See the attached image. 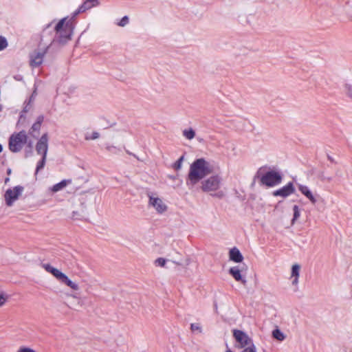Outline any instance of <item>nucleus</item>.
<instances>
[{
	"instance_id": "obj_2",
	"label": "nucleus",
	"mask_w": 352,
	"mask_h": 352,
	"mask_svg": "<svg viewBox=\"0 0 352 352\" xmlns=\"http://www.w3.org/2000/svg\"><path fill=\"white\" fill-rule=\"evenodd\" d=\"M55 20L52 22L47 23L43 28L42 34L41 36V41L39 43V47L42 45V43L43 42V38L45 34L50 32V30L52 28V25L54 23ZM64 45H61L59 43H54V38L51 41L50 43L48 45H44L43 49L38 48L31 55H30V64L32 67H38L43 60V57L45 54L47 53L48 50L58 51L60 48L63 47Z\"/></svg>"
},
{
	"instance_id": "obj_28",
	"label": "nucleus",
	"mask_w": 352,
	"mask_h": 352,
	"mask_svg": "<svg viewBox=\"0 0 352 352\" xmlns=\"http://www.w3.org/2000/svg\"><path fill=\"white\" fill-rule=\"evenodd\" d=\"M293 211H294V216H293V219H292V225H294L295 223V221L299 218L300 214L299 207L297 205L294 206Z\"/></svg>"
},
{
	"instance_id": "obj_14",
	"label": "nucleus",
	"mask_w": 352,
	"mask_h": 352,
	"mask_svg": "<svg viewBox=\"0 0 352 352\" xmlns=\"http://www.w3.org/2000/svg\"><path fill=\"white\" fill-rule=\"evenodd\" d=\"M298 187L300 192L304 195L311 202V204H315L316 203L317 200L316 197L313 195L311 191L307 186L298 184Z\"/></svg>"
},
{
	"instance_id": "obj_38",
	"label": "nucleus",
	"mask_w": 352,
	"mask_h": 352,
	"mask_svg": "<svg viewBox=\"0 0 352 352\" xmlns=\"http://www.w3.org/2000/svg\"><path fill=\"white\" fill-rule=\"evenodd\" d=\"M346 95L351 99H352V86L348 85L346 86Z\"/></svg>"
},
{
	"instance_id": "obj_19",
	"label": "nucleus",
	"mask_w": 352,
	"mask_h": 352,
	"mask_svg": "<svg viewBox=\"0 0 352 352\" xmlns=\"http://www.w3.org/2000/svg\"><path fill=\"white\" fill-rule=\"evenodd\" d=\"M87 206L84 202H81V209L80 211H73L72 219H82L87 215Z\"/></svg>"
},
{
	"instance_id": "obj_26",
	"label": "nucleus",
	"mask_w": 352,
	"mask_h": 352,
	"mask_svg": "<svg viewBox=\"0 0 352 352\" xmlns=\"http://www.w3.org/2000/svg\"><path fill=\"white\" fill-rule=\"evenodd\" d=\"M26 144L27 145H26V148L25 150V157L28 158L30 156H31L33 153V150H32L33 143L31 140H30V141H28Z\"/></svg>"
},
{
	"instance_id": "obj_20",
	"label": "nucleus",
	"mask_w": 352,
	"mask_h": 352,
	"mask_svg": "<svg viewBox=\"0 0 352 352\" xmlns=\"http://www.w3.org/2000/svg\"><path fill=\"white\" fill-rule=\"evenodd\" d=\"M31 108V99L28 101L25 102V107H23L22 111L21 112L19 120H18V124L23 123L25 120V113H28Z\"/></svg>"
},
{
	"instance_id": "obj_25",
	"label": "nucleus",
	"mask_w": 352,
	"mask_h": 352,
	"mask_svg": "<svg viewBox=\"0 0 352 352\" xmlns=\"http://www.w3.org/2000/svg\"><path fill=\"white\" fill-rule=\"evenodd\" d=\"M272 336L274 338L278 341H283L285 338L283 333L278 329H276L272 331Z\"/></svg>"
},
{
	"instance_id": "obj_45",
	"label": "nucleus",
	"mask_w": 352,
	"mask_h": 352,
	"mask_svg": "<svg viewBox=\"0 0 352 352\" xmlns=\"http://www.w3.org/2000/svg\"><path fill=\"white\" fill-rule=\"evenodd\" d=\"M9 181H10V178H9V177H6V178L5 179V183H6V184H7L8 182H9Z\"/></svg>"
},
{
	"instance_id": "obj_12",
	"label": "nucleus",
	"mask_w": 352,
	"mask_h": 352,
	"mask_svg": "<svg viewBox=\"0 0 352 352\" xmlns=\"http://www.w3.org/2000/svg\"><path fill=\"white\" fill-rule=\"evenodd\" d=\"M44 120V116L40 115L37 117L36 122L32 124L28 131V134L34 138L37 139L38 138L41 124Z\"/></svg>"
},
{
	"instance_id": "obj_8",
	"label": "nucleus",
	"mask_w": 352,
	"mask_h": 352,
	"mask_svg": "<svg viewBox=\"0 0 352 352\" xmlns=\"http://www.w3.org/2000/svg\"><path fill=\"white\" fill-rule=\"evenodd\" d=\"M233 337L236 341L240 344L241 348L250 347L252 345H254L252 340L249 336L243 331L234 329Z\"/></svg>"
},
{
	"instance_id": "obj_31",
	"label": "nucleus",
	"mask_w": 352,
	"mask_h": 352,
	"mask_svg": "<svg viewBox=\"0 0 352 352\" xmlns=\"http://www.w3.org/2000/svg\"><path fill=\"white\" fill-rule=\"evenodd\" d=\"M8 45L7 39L3 36H0V51L5 50Z\"/></svg>"
},
{
	"instance_id": "obj_44",
	"label": "nucleus",
	"mask_w": 352,
	"mask_h": 352,
	"mask_svg": "<svg viewBox=\"0 0 352 352\" xmlns=\"http://www.w3.org/2000/svg\"><path fill=\"white\" fill-rule=\"evenodd\" d=\"M327 157L329 160H330L331 162H333V158L330 155H328Z\"/></svg>"
},
{
	"instance_id": "obj_46",
	"label": "nucleus",
	"mask_w": 352,
	"mask_h": 352,
	"mask_svg": "<svg viewBox=\"0 0 352 352\" xmlns=\"http://www.w3.org/2000/svg\"><path fill=\"white\" fill-rule=\"evenodd\" d=\"M3 151V146L1 145V144L0 143V153H1Z\"/></svg>"
},
{
	"instance_id": "obj_13",
	"label": "nucleus",
	"mask_w": 352,
	"mask_h": 352,
	"mask_svg": "<svg viewBox=\"0 0 352 352\" xmlns=\"http://www.w3.org/2000/svg\"><path fill=\"white\" fill-rule=\"evenodd\" d=\"M243 267L239 266H235L230 267L229 270V274L234 278L235 280L241 282L243 285H245L247 281L242 276L241 272L243 271Z\"/></svg>"
},
{
	"instance_id": "obj_49",
	"label": "nucleus",
	"mask_w": 352,
	"mask_h": 352,
	"mask_svg": "<svg viewBox=\"0 0 352 352\" xmlns=\"http://www.w3.org/2000/svg\"><path fill=\"white\" fill-rule=\"evenodd\" d=\"M2 110V107L0 105V111Z\"/></svg>"
},
{
	"instance_id": "obj_21",
	"label": "nucleus",
	"mask_w": 352,
	"mask_h": 352,
	"mask_svg": "<svg viewBox=\"0 0 352 352\" xmlns=\"http://www.w3.org/2000/svg\"><path fill=\"white\" fill-rule=\"evenodd\" d=\"M182 135L188 140H191L195 137V131L191 128H186L182 130Z\"/></svg>"
},
{
	"instance_id": "obj_23",
	"label": "nucleus",
	"mask_w": 352,
	"mask_h": 352,
	"mask_svg": "<svg viewBox=\"0 0 352 352\" xmlns=\"http://www.w3.org/2000/svg\"><path fill=\"white\" fill-rule=\"evenodd\" d=\"M93 1L97 2V0H87L81 6H80L78 8L82 12H84L94 6L93 4Z\"/></svg>"
},
{
	"instance_id": "obj_5",
	"label": "nucleus",
	"mask_w": 352,
	"mask_h": 352,
	"mask_svg": "<svg viewBox=\"0 0 352 352\" xmlns=\"http://www.w3.org/2000/svg\"><path fill=\"white\" fill-rule=\"evenodd\" d=\"M28 140V137L25 131L22 130L18 133H14L8 139V148L12 153H19L27 144Z\"/></svg>"
},
{
	"instance_id": "obj_30",
	"label": "nucleus",
	"mask_w": 352,
	"mask_h": 352,
	"mask_svg": "<svg viewBox=\"0 0 352 352\" xmlns=\"http://www.w3.org/2000/svg\"><path fill=\"white\" fill-rule=\"evenodd\" d=\"M8 299V295L3 292H0V307L4 305Z\"/></svg>"
},
{
	"instance_id": "obj_39",
	"label": "nucleus",
	"mask_w": 352,
	"mask_h": 352,
	"mask_svg": "<svg viewBox=\"0 0 352 352\" xmlns=\"http://www.w3.org/2000/svg\"><path fill=\"white\" fill-rule=\"evenodd\" d=\"M293 278H294V279L292 280V283L293 285L296 286L298 283V278L299 277H293Z\"/></svg>"
},
{
	"instance_id": "obj_36",
	"label": "nucleus",
	"mask_w": 352,
	"mask_h": 352,
	"mask_svg": "<svg viewBox=\"0 0 352 352\" xmlns=\"http://www.w3.org/2000/svg\"><path fill=\"white\" fill-rule=\"evenodd\" d=\"M17 352H35L34 350L29 348V347H21Z\"/></svg>"
},
{
	"instance_id": "obj_24",
	"label": "nucleus",
	"mask_w": 352,
	"mask_h": 352,
	"mask_svg": "<svg viewBox=\"0 0 352 352\" xmlns=\"http://www.w3.org/2000/svg\"><path fill=\"white\" fill-rule=\"evenodd\" d=\"M46 159L47 156H41V159L36 164L35 175H37V173L44 168L46 162Z\"/></svg>"
},
{
	"instance_id": "obj_34",
	"label": "nucleus",
	"mask_w": 352,
	"mask_h": 352,
	"mask_svg": "<svg viewBox=\"0 0 352 352\" xmlns=\"http://www.w3.org/2000/svg\"><path fill=\"white\" fill-rule=\"evenodd\" d=\"M107 150L112 153L117 154L118 152L121 151V149L119 148H117L114 146H107Z\"/></svg>"
},
{
	"instance_id": "obj_7",
	"label": "nucleus",
	"mask_w": 352,
	"mask_h": 352,
	"mask_svg": "<svg viewBox=\"0 0 352 352\" xmlns=\"http://www.w3.org/2000/svg\"><path fill=\"white\" fill-rule=\"evenodd\" d=\"M23 190L24 187L19 185L14 186L13 189L8 188L4 194L6 204L8 206H12L14 202L19 199V197Z\"/></svg>"
},
{
	"instance_id": "obj_40",
	"label": "nucleus",
	"mask_w": 352,
	"mask_h": 352,
	"mask_svg": "<svg viewBox=\"0 0 352 352\" xmlns=\"http://www.w3.org/2000/svg\"><path fill=\"white\" fill-rule=\"evenodd\" d=\"M183 160H184V156L180 157L179 158V160H177V169L179 168V167L181 166V163L183 161Z\"/></svg>"
},
{
	"instance_id": "obj_4",
	"label": "nucleus",
	"mask_w": 352,
	"mask_h": 352,
	"mask_svg": "<svg viewBox=\"0 0 352 352\" xmlns=\"http://www.w3.org/2000/svg\"><path fill=\"white\" fill-rule=\"evenodd\" d=\"M221 177L217 175L210 176L201 182V188L204 192L210 193L212 197L221 199L225 195L222 190L212 193L219 190L221 184Z\"/></svg>"
},
{
	"instance_id": "obj_42",
	"label": "nucleus",
	"mask_w": 352,
	"mask_h": 352,
	"mask_svg": "<svg viewBox=\"0 0 352 352\" xmlns=\"http://www.w3.org/2000/svg\"><path fill=\"white\" fill-rule=\"evenodd\" d=\"M6 173H7V175H11L12 169L11 168H8Z\"/></svg>"
},
{
	"instance_id": "obj_17",
	"label": "nucleus",
	"mask_w": 352,
	"mask_h": 352,
	"mask_svg": "<svg viewBox=\"0 0 352 352\" xmlns=\"http://www.w3.org/2000/svg\"><path fill=\"white\" fill-rule=\"evenodd\" d=\"M58 280L74 290H78L79 289L78 285L70 280L64 273H63Z\"/></svg>"
},
{
	"instance_id": "obj_37",
	"label": "nucleus",
	"mask_w": 352,
	"mask_h": 352,
	"mask_svg": "<svg viewBox=\"0 0 352 352\" xmlns=\"http://www.w3.org/2000/svg\"><path fill=\"white\" fill-rule=\"evenodd\" d=\"M189 261H190V260L188 258H187V259H186L185 263L177 262V267H184V266L188 265ZM178 270H179V271L181 270L180 267H179V268L177 267V271Z\"/></svg>"
},
{
	"instance_id": "obj_48",
	"label": "nucleus",
	"mask_w": 352,
	"mask_h": 352,
	"mask_svg": "<svg viewBox=\"0 0 352 352\" xmlns=\"http://www.w3.org/2000/svg\"><path fill=\"white\" fill-rule=\"evenodd\" d=\"M198 140H199V142H201V141L203 140V139H201V138H199V139H198Z\"/></svg>"
},
{
	"instance_id": "obj_22",
	"label": "nucleus",
	"mask_w": 352,
	"mask_h": 352,
	"mask_svg": "<svg viewBox=\"0 0 352 352\" xmlns=\"http://www.w3.org/2000/svg\"><path fill=\"white\" fill-rule=\"evenodd\" d=\"M71 181L70 180H65V179H63L62 180L61 182L54 184L52 188V190L54 192H56L60 190H62L63 188H65L67 184L68 183H69Z\"/></svg>"
},
{
	"instance_id": "obj_1",
	"label": "nucleus",
	"mask_w": 352,
	"mask_h": 352,
	"mask_svg": "<svg viewBox=\"0 0 352 352\" xmlns=\"http://www.w3.org/2000/svg\"><path fill=\"white\" fill-rule=\"evenodd\" d=\"M82 13L79 8L76 10L71 17L66 16L59 20L57 23L50 30V32H54V43H59L61 45H65L72 40L75 28V18Z\"/></svg>"
},
{
	"instance_id": "obj_18",
	"label": "nucleus",
	"mask_w": 352,
	"mask_h": 352,
	"mask_svg": "<svg viewBox=\"0 0 352 352\" xmlns=\"http://www.w3.org/2000/svg\"><path fill=\"white\" fill-rule=\"evenodd\" d=\"M43 267L49 273L52 274L58 280L60 277L62 276L63 272L58 270V269L52 267L49 263H43L42 265Z\"/></svg>"
},
{
	"instance_id": "obj_32",
	"label": "nucleus",
	"mask_w": 352,
	"mask_h": 352,
	"mask_svg": "<svg viewBox=\"0 0 352 352\" xmlns=\"http://www.w3.org/2000/svg\"><path fill=\"white\" fill-rule=\"evenodd\" d=\"M129 17L127 16H124L120 19V21L118 23H117V25L120 27H124L129 23Z\"/></svg>"
},
{
	"instance_id": "obj_6",
	"label": "nucleus",
	"mask_w": 352,
	"mask_h": 352,
	"mask_svg": "<svg viewBox=\"0 0 352 352\" xmlns=\"http://www.w3.org/2000/svg\"><path fill=\"white\" fill-rule=\"evenodd\" d=\"M282 179V175L279 172L270 170L261 177L260 182L263 185L272 187L280 184Z\"/></svg>"
},
{
	"instance_id": "obj_9",
	"label": "nucleus",
	"mask_w": 352,
	"mask_h": 352,
	"mask_svg": "<svg viewBox=\"0 0 352 352\" xmlns=\"http://www.w3.org/2000/svg\"><path fill=\"white\" fill-rule=\"evenodd\" d=\"M36 151L38 155L47 156L48 151V135L45 133L41 135L36 144Z\"/></svg>"
},
{
	"instance_id": "obj_29",
	"label": "nucleus",
	"mask_w": 352,
	"mask_h": 352,
	"mask_svg": "<svg viewBox=\"0 0 352 352\" xmlns=\"http://www.w3.org/2000/svg\"><path fill=\"white\" fill-rule=\"evenodd\" d=\"M190 329L192 332L197 331L199 333L202 332L201 326L199 323H192L190 324Z\"/></svg>"
},
{
	"instance_id": "obj_33",
	"label": "nucleus",
	"mask_w": 352,
	"mask_h": 352,
	"mask_svg": "<svg viewBox=\"0 0 352 352\" xmlns=\"http://www.w3.org/2000/svg\"><path fill=\"white\" fill-rule=\"evenodd\" d=\"M99 137H100L99 133L94 131L92 133V134L91 135H87L85 136V140H96V139H98Z\"/></svg>"
},
{
	"instance_id": "obj_35",
	"label": "nucleus",
	"mask_w": 352,
	"mask_h": 352,
	"mask_svg": "<svg viewBox=\"0 0 352 352\" xmlns=\"http://www.w3.org/2000/svg\"><path fill=\"white\" fill-rule=\"evenodd\" d=\"M241 352H256L255 345H252L250 347H246Z\"/></svg>"
},
{
	"instance_id": "obj_41",
	"label": "nucleus",
	"mask_w": 352,
	"mask_h": 352,
	"mask_svg": "<svg viewBox=\"0 0 352 352\" xmlns=\"http://www.w3.org/2000/svg\"><path fill=\"white\" fill-rule=\"evenodd\" d=\"M126 153H128L129 155H133L135 157H136L138 160V157L133 153H131L130 151H129L128 150H126Z\"/></svg>"
},
{
	"instance_id": "obj_47",
	"label": "nucleus",
	"mask_w": 352,
	"mask_h": 352,
	"mask_svg": "<svg viewBox=\"0 0 352 352\" xmlns=\"http://www.w3.org/2000/svg\"><path fill=\"white\" fill-rule=\"evenodd\" d=\"M226 352H233V351H231L230 349H228Z\"/></svg>"
},
{
	"instance_id": "obj_43",
	"label": "nucleus",
	"mask_w": 352,
	"mask_h": 352,
	"mask_svg": "<svg viewBox=\"0 0 352 352\" xmlns=\"http://www.w3.org/2000/svg\"><path fill=\"white\" fill-rule=\"evenodd\" d=\"M172 167H173L174 169H175V170H176V162H173V163L172 164Z\"/></svg>"
},
{
	"instance_id": "obj_3",
	"label": "nucleus",
	"mask_w": 352,
	"mask_h": 352,
	"mask_svg": "<svg viewBox=\"0 0 352 352\" xmlns=\"http://www.w3.org/2000/svg\"><path fill=\"white\" fill-rule=\"evenodd\" d=\"M212 172L210 164L204 158L196 160L190 166L188 177L190 182L196 184Z\"/></svg>"
},
{
	"instance_id": "obj_27",
	"label": "nucleus",
	"mask_w": 352,
	"mask_h": 352,
	"mask_svg": "<svg viewBox=\"0 0 352 352\" xmlns=\"http://www.w3.org/2000/svg\"><path fill=\"white\" fill-rule=\"evenodd\" d=\"M300 266L298 264H294L292 267V273L291 276L292 277H299L300 275Z\"/></svg>"
},
{
	"instance_id": "obj_11",
	"label": "nucleus",
	"mask_w": 352,
	"mask_h": 352,
	"mask_svg": "<svg viewBox=\"0 0 352 352\" xmlns=\"http://www.w3.org/2000/svg\"><path fill=\"white\" fill-rule=\"evenodd\" d=\"M295 192V188L292 182H289L286 186L273 192L275 197H287Z\"/></svg>"
},
{
	"instance_id": "obj_15",
	"label": "nucleus",
	"mask_w": 352,
	"mask_h": 352,
	"mask_svg": "<svg viewBox=\"0 0 352 352\" xmlns=\"http://www.w3.org/2000/svg\"><path fill=\"white\" fill-rule=\"evenodd\" d=\"M154 264L157 267H162L165 268H169L173 267L175 264L174 261L166 259L164 258H158L154 261Z\"/></svg>"
},
{
	"instance_id": "obj_16",
	"label": "nucleus",
	"mask_w": 352,
	"mask_h": 352,
	"mask_svg": "<svg viewBox=\"0 0 352 352\" xmlns=\"http://www.w3.org/2000/svg\"><path fill=\"white\" fill-rule=\"evenodd\" d=\"M230 259L236 263H241L243 259V256L236 248H233L229 252Z\"/></svg>"
},
{
	"instance_id": "obj_10",
	"label": "nucleus",
	"mask_w": 352,
	"mask_h": 352,
	"mask_svg": "<svg viewBox=\"0 0 352 352\" xmlns=\"http://www.w3.org/2000/svg\"><path fill=\"white\" fill-rule=\"evenodd\" d=\"M148 196L149 205L152 206L158 213H162L166 210L167 207L161 199L155 197L150 194H148Z\"/></svg>"
}]
</instances>
